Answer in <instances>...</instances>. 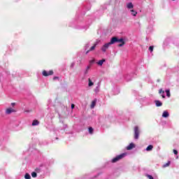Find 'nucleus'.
Returning a JSON list of instances; mask_svg holds the SVG:
<instances>
[{
    "label": "nucleus",
    "instance_id": "obj_29",
    "mask_svg": "<svg viewBox=\"0 0 179 179\" xmlns=\"http://www.w3.org/2000/svg\"><path fill=\"white\" fill-rule=\"evenodd\" d=\"M174 155H178V151L177 150H173Z\"/></svg>",
    "mask_w": 179,
    "mask_h": 179
},
{
    "label": "nucleus",
    "instance_id": "obj_23",
    "mask_svg": "<svg viewBox=\"0 0 179 179\" xmlns=\"http://www.w3.org/2000/svg\"><path fill=\"white\" fill-rule=\"evenodd\" d=\"M170 163H171L170 161H169L166 164L163 165V167L164 168L169 167V166H170Z\"/></svg>",
    "mask_w": 179,
    "mask_h": 179
},
{
    "label": "nucleus",
    "instance_id": "obj_35",
    "mask_svg": "<svg viewBox=\"0 0 179 179\" xmlns=\"http://www.w3.org/2000/svg\"><path fill=\"white\" fill-rule=\"evenodd\" d=\"M71 66H75V63H72Z\"/></svg>",
    "mask_w": 179,
    "mask_h": 179
},
{
    "label": "nucleus",
    "instance_id": "obj_10",
    "mask_svg": "<svg viewBox=\"0 0 179 179\" xmlns=\"http://www.w3.org/2000/svg\"><path fill=\"white\" fill-rule=\"evenodd\" d=\"M155 104L157 107H162V106H163V103L160 101H155Z\"/></svg>",
    "mask_w": 179,
    "mask_h": 179
},
{
    "label": "nucleus",
    "instance_id": "obj_27",
    "mask_svg": "<svg viewBox=\"0 0 179 179\" xmlns=\"http://www.w3.org/2000/svg\"><path fill=\"white\" fill-rule=\"evenodd\" d=\"M146 177H148V178H149V179H155V178H153V176H152L150 175H147Z\"/></svg>",
    "mask_w": 179,
    "mask_h": 179
},
{
    "label": "nucleus",
    "instance_id": "obj_1",
    "mask_svg": "<svg viewBox=\"0 0 179 179\" xmlns=\"http://www.w3.org/2000/svg\"><path fill=\"white\" fill-rule=\"evenodd\" d=\"M127 155L125 153H122L120 155L116 156L115 158L112 159V163H117V162H120L121 159H124Z\"/></svg>",
    "mask_w": 179,
    "mask_h": 179
},
{
    "label": "nucleus",
    "instance_id": "obj_3",
    "mask_svg": "<svg viewBox=\"0 0 179 179\" xmlns=\"http://www.w3.org/2000/svg\"><path fill=\"white\" fill-rule=\"evenodd\" d=\"M43 76H50L51 75H54V71L52 70H50L49 72H47V71L44 70L43 71Z\"/></svg>",
    "mask_w": 179,
    "mask_h": 179
},
{
    "label": "nucleus",
    "instance_id": "obj_31",
    "mask_svg": "<svg viewBox=\"0 0 179 179\" xmlns=\"http://www.w3.org/2000/svg\"><path fill=\"white\" fill-rule=\"evenodd\" d=\"M162 99H166V96H164V94H162Z\"/></svg>",
    "mask_w": 179,
    "mask_h": 179
},
{
    "label": "nucleus",
    "instance_id": "obj_2",
    "mask_svg": "<svg viewBox=\"0 0 179 179\" xmlns=\"http://www.w3.org/2000/svg\"><path fill=\"white\" fill-rule=\"evenodd\" d=\"M139 134H141V131H139V127L138 126H136L134 127V139H139Z\"/></svg>",
    "mask_w": 179,
    "mask_h": 179
},
{
    "label": "nucleus",
    "instance_id": "obj_24",
    "mask_svg": "<svg viewBox=\"0 0 179 179\" xmlns=\"http://www.w3.org/2000/svg\"><path fill=\"white\" fill-rule=\"evenodd\" d=\"M159 94H164V90H163L162 89H160L159 90Z\"/></svg>",
    "mask_w": 179,
    "mask_h": 179
},
{
    "label": "nucleus",
    "instance_id": "obj_34",
    "mask_svg": "<svg viewBox=\"0 0 179 179\" xmlns=\"http://www.w3.org/2000/svg\"><path fill=\"white\" fill-rule=\"evenodd\" d=\"M55 79H58V77H54L53 80H55Z\"/></svg>",
    "mask_w": 179,
    "mask_h": 179
},
{
    "label": "nucleus",
    "instance_id": "obj_26",
    "mask_svg": "<svg viewBox=\"0 0 179 179\" xmlns=\"http://www.w3.org/2000/svg\"><path fill=\"white\" fill-rule=\"evenodd\" d=\"M153 48H154V47L152 45H151L149 47V50L151 51V52H153Z\"/></svg>",
    "mask_w": 179,
    "mask_h": 179
},
{
    "label": "nucleus",
    "instance_id": "obj_9",
    "mask_svg": "<svg viewBox=\"0 0 179 179\" xmlns=\"http://www.w3.org/2000/svg\"><path fill=\"white\" fill-rule=\"evenodd\" d=\"M103 62H106V59L99 60L96 64H97V65H99V66H101L103 65Z\"/></svg>",
    "mask_w": 179,
    "mask_h": 179
},
{
    "label": "nucleus",
    "instance_id": "obj_17",
    "mask_svg": "<svg viewBox=\"0 0 179 179\" xmlns=\"http://www.w3.org/2000/svg\"><path fill=\"white\" fill-rule=\"evenodd\" d=\"M24 178L25 179H31V176H30V174H29L28 173H27L24 176Z\"/></svg>",
    "mask_w": 179,
    "mask_h": 179
},
{
    "label": "nucleus",
    "instance_id": "obj_15",
    "mask_svg": "<svg viewBox=\"0 0 179 179\" xmlns=\"http://www.w3.org/2000/svg\"><path fill=\"white\" fill-rule=\"evenodd\" d=\"M96 100H94V101H92L91 106H90L91 108H93L94 107L96 106Z\"/></svg>",
    "mask_w": 179,
    "mask_h": 179
},
{
    "label": "nucleus",
    "instance_id": "obj_14",
    "mask_svg": "<svg viewBox=\"0 0 179 179\" xmlns=\"http://www.w3.org/2000/svg\"><path fill=\"white\" fill-rule=\"evenodd\" d=\"M127 6L128 9H133L134 8V4H132V3H131V2L127 3Z\"/></svg>",
    "mask_w": 179,
    "mask_h": 179
},
{
    "label": "nucleus",
    "instance_id": "obj_22",
    "mask_svg": "<svg viewBox=\"0 0 179 179\" xmlns=\"http://www.w3.org/2000/svg\"><path fill=\"white\" fill-rule=\"evenodd\" d=\"M31 177H33V178H36V177H37V173L32 172L31 173Z\"/></svg>",
    "mask_w": 179,
    "mask_h": 179
},
{
    "label": "nucleus",
    "instance_id": "obj_28",
    "mask_svg": "<svg viewBox=\"0 0 179 179\" xmlns=\"http://www.w3.org/2000/svg\"><path fill=\"white\" fill-rule=\"evenodd\" d=\"M94 59H92V60L90 61V64H94Z\"/></svg>",
    "mask_w": 179,
    "mask_h": 179
},
{
    "label": "nucleus",
    "instance_id": "obj_11",
    "mask_svg": "<svg viewBox=\"0 0 179 179\" xmlns=\"http://www.w3.org/2000/svg\"><path fill=\"white\" fill-rule=\"evenodd\" d=\"M40 124V122L37 120H34L32 122V127H36V125H38Z\"/></svg>",
    "mask_w": 179,
    "mask_h": 179
},
{
    "label": "nucleus",
    "instance_id": "obj_33",
    "mask_svg": "<svg viewBox=\"0 0 179 179\" xmlns=\"http://www.w3.org/2000/svg\"><path fill=\"white\" fill-rule=\"evenodd\" d=\"M90 51H91V50H90H90H88L86 52V53H85V54H86V55L89 54V52H90Z\"/></svg>",
    "mask_w": 179,
    "mask_h": 179
},
{
    "label": "nucleus",
    "instance_id": "obj_25",
    "mask_svg": "<svg viewBox=\"0 0 179 179\" xmlns=\"http://www.w3.org/2000/svg\"><path fill=\"white\" fill-rule=\"evenodd\" d=\"M166 96L167 97H170L171 94H170V90H166Z\"/></svg>",
    "mask_w": 179,
    "mask_h": 179
},
{
    "label": "nucleus",
    "instance_id": "obj_16",
    "mask_svg": "<svg viewBox=\"0 0 179 179\" xmlns=\"http://www.w3.org/2000/svg\"><path fill=\"white\" fill-rule=\"evenodd\" d=\"M88 86H90V87H92V86H93V85H94V83H93L92 82V80L90 79V78H89L88 79Z\"/></svg>",
    "mask_w": 179,
    "mask_h": 179
},
{
    "label": "nucleus",
    "instance_id": "obj_8",
    "mask_svg": "<svg viewBox=\"0 0 179 179\" xmlns=\"http://www.w3.org/2000/svg\"><path fill=\"white\" fill-rule=\"evenodd\" d=\"M134 148H135V144H134V143H131L127 147V150H132Z\"/></svg>",
    "mask_w": 179,
    "mask_h": 179
},
{
    "label": "nucleus",
    "instance_id": "obj_6",
    "mask_svg": "<svg viewBox=\"0 0 179 179\" xmlns=\"http://www.w3.org/2000/svg\"><path fill=\"white\" fill-rule=\"evenodd\" d=\"M12 113H16V110L12 108H8L6 110V114H12Z\"/></svg>",
    "mask_w": 179,
    "mask_h": 179
},
{
    "label": "nucleus",
    "instance_id": "obj_13",
    "mask_svg": "<svg viewBox=\"0 0 179 179\" xmlns=\"http://www.w3.org/2000/svg\"><path fill=\"white\" fill-rule=\"evenodd\" d=\"M153 150V145H148V146L146 148L147 152H150V150Z\"/></svg>",
    "mask_w": 179,
    "mask_h": 179
},
{
    "label": "nucleus",
    "instance_id": "obj_21",
    "mask_svg": "<svg viewBox=\"0 0 179 179\" xmlns=\"http://www.w3.org/2000/svg\"><path fill=\"white\" fill-rule=\"evenodd\" d=\"M89 69H90V66H87V69H86V70L85 71V75H87V73L89 72Z\"/></svg>",
    "mask_w": 179,
    "mask_h": 179
},
{
    "label": "nucleus",
    "instance_id": "obj_4",
    "mask_svg": "<svg viewBox=\"0 0 179 179\" xmlns=\"http://www.w3.org/2000/svg\"><path fill=\"white\" fill-rule=\"evenodd\" d=\"M115 43H118V38L114 36L110 39V41L108 43L111 45L112 44H115Z\"/></svg>",
    "mask_w": 179,
    "mask_h": 179
},
{
    "label": "nucleus",
    "instance_id": "obj_20",
    "mask_svg": "<svg viewBox=\"0 0 179 179\" xmlns=\"http://www.w3.org/2000/svg\"><path fill=\"white\" fill-rule=\"evenodd\" d=\"M88 131H89V133H90L91 135H92L93 131H94L93 127H89Z\"/></svg>",
    "mask_w": 179,
    "mask_h": 179
},
{
    "label": "nucleus",
    "instance_id": "obj_18",
    "mask_svg": "<svg viewBox=\"0 0 179 179\" xmlns=\"http://www.w3.org/2000/svg\"><path fill=\"white\" fill-rule=\"evenodd\" d=\"M130 11L131 12V15L133 16H136V15L138 14V13L136 11H135L134 10H131Z\"/></svg>",
    "mask_w": 179,
    "mask_h": 179
},
{
    "label": "nucleus",
    "instance_id": "obj_37",
    "mask_svg": "<svg viewBox=\"0 0 179 179\" xmlns=\"http://www.w3.org/2000/svg\"><path fill=\"white\" fill-rule=\"evenodd\" d=\"M172 1H176V0H172Z\"/></svg>",
    "mask_w": 179,
    "mask_h": 179
},
{
    "label": "nucleus",
    "instance_id": "obj_7",
    "mask_svg": "<svg viewBox=\"0 0 179 179\" xmlns=\"http://www.w3.org/2000/svg\"><path fill=\"white\" fill-rule=\"evenodd\" d=\"M117 43H121V44L118 45V47H122V45H125V41H124V38H121L120 39H118Z\"/></svg>",
    "mask_w": 179,
    "mask_h": 179
},
{
    "label": "nucleus",
    "instance_id": "obj_19",
    "mask_svg": "<svg viewBox=\"0 0 179 179\" xmlns=\"http://www.w3.org/2000/svg\"><path fill=\"white\" fill-rule=\"evenodd\" d=\"M96 45H97V44L95 43L93 46H92L90 48V51H94V50H95Z\"/></svg>",
    "mask_w": 179,
    "mask_h": 179
},
{
    "label": "nucleus",
    "instance_id": "obj_12",
    "mask_svg": "<svg viewBox=\"0 0 179 179\" xmlns=\"http://www.w3.org/2000/svg\"><path fill=\"white\" fill-rule=\"evenodd\" d=\"M169 115H170L169 114V112L167 111H164L163 114H162V117H164V118H167V117H169Z\"/></svg>",
    "mask_w": 179,
    "mask_h": 179
},
{
    "label": "nucleus",
    "instance_id": "obj_5",
    "mask_svg": "<svg viewBox=\"0 0 179 179\" xmlns=\"http://www.w3.org/2000/svg\"><path fill=\"white\" fill-rule=\"evenodd\" d=\"M110 47V44L106 43L105 45H103L101 48V51H103V52H106V51H107V50H108V48Z\"/></svg>",
    "mask_w": 179,
    "mask_h": 179
},
{
    "label": "nucleus",
    "instance_id": "obj_36",
    "mask_svg": "<svg viewBox=\"0 0 179 179\" xmlns=\"http://www.w3.org/2000/svg\"><path fill=\"white\" fill-rule=\"evenodd\" d=\"M25 113H30V110H25Z\"/></svg>",
    "mask_w": 179,
    "mask_h": 179
},
{
    "label": "nucleus",
    "instance_id": "obj_32",
    "mask_svg": "<svg viewBox=\"0 0 179 179\" xmlns=\"http://www.w3.org/2000/svg\"><path fill=\"white\" fill-rule=\"evenodd\" d=\"M15 105H16L15 103H11V106H12L13 107H15Z\"/></svg>",
    "mask_w": 179,
    "mask_h": 179
},
{
    "label": "nucleus",
    "instance_id": "obj_30",
    "mask_svg": "<svg viewBox=\"0 0 179 179\" xmlns=\"http://www.w3.org/2000/svg\"><path fill=\"white\" fill-rule=\"evenodd\" d=\"M71 108H72V110H73V108H75V104H73V103L71 104Z\"/></svg>",
    "mask_w": 179,
    "mask_h": 179
}]
</instances>
